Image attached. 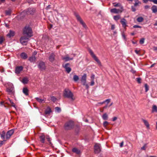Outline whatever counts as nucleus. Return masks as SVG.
I'll use <instances>...</instances> for the list:
<instances>
[{"instance_id": "f257e3e1", "label": "nucleus", "mask_w": 157, "mask_h": 157, "mask_svg": "<svg viewBox=\"0 0 157 157\" xmlns=\"http://www.w3.org/2000/svg\"><path fill=\"white\" fill-rule=\"evenodd\" d=\"M63 95L65 98H67L73 101L75 99V98L73 93L68 88H65L63 92Z\"/></svg>"}, {"instance_id": "f03ea898", "label": "nucleus", "mask_w": 157, "mask_h": 157, "mask_svg": "<svg viewBox=\"0 0 157 157\" xmlns=\"http://www.w3.org/2000/svg\"><path fill=\"white\" fill-rule=\"evenodd\" d=\"M23 34L29 37H31L33 36L31 28L29 26H26L24 29Z\"/></svg>"}, {"instance_id": "7ed1b4c3", "label": "nucleus", "mask_w": 157, "mask_h": 157, "mask_svg": "<svg viewBox=\"0 0 157 157\" xmlns=\"http://www.w3.org/2000/svg\"><path fill=\"white\" fill-rule=\"evenodd\" d=\"M74 126V123L72 121H69L67 122L64 125V128L66 130H70L73 128Z\"/></svg>"}, {"instance_id": "20e7f679", "label": "nucleus", "mask_w": 157, "mask_h": 157, "mask_svg": "<svg viewBox=\"0 0 157 157\" xmlns=\"http://www.w3.org/2000/svg\"><path fill=\"white\" fill-rule=\"evenodd\" d=\"M6 91L11 96L14 95L15 92L14 88L12 83H10L9 84L8 86L7 87Z\"/></svg>"}, {"instance_id": "39448f33", "label": "nucleus", "mask_w": 157, "mask_h": 157, "mask_svg": "<svg viewBox=\"0 0 157 157\" xmlns=\"http://www.w3.org/2000/svg\"><path fill=\"white\" fill-rule=\"evenodd\" d=\"M74 15L75 16L77 21L79 22L82 25L84 28L86 29V25L82 19L78 14L76 12H75L74 13Z\"/></svg>"}, {"instance_id": "423d86ee", "label": "nucleus", "mask_w": 157, "mask_h": 157, "mask_svg": "<svg viewBox=\"0 0 157 157\" xmlns=\"http://www.w3.org/2000/svg\"><path fill=\"white\" fill-rule=\"evenodd\" d=\"M89 53H90L91 56L93 57L94 60L97 62L98 65L100 66H101V63L100 61L98 58L94 54L93 51L91 49H89Z\"/></svg>"}, {"instance_id": "0eeeda50", "label": "nucleus", "mask_w": 157, "mask_h": 157, "mask_svg": "<svg viewBox=\"0 0 157 157\" xmlns=\"http://www.w3.org/2000/svg\"><path fill=\"white\" fill-rule=\"evenodd\" d=\"M135 3L134 4V6H131V10L132 11L135 12L136 10V9L135 8L136 7L139 6L141 4V3L138 0H136L135 1Z\"/></svg>"}, {"instance_id": "6e6552de", "label": "nucleus", "mask_w": 157, "mask_h": 157, "mask_svg": "<svg viewBox=\"0 0 157 157\" xmlns=\"http://www.w3.org/2000/svg\"><path fill=\"white\" fill-rule=\"evenodd\" d=\"M101 151L100 144H96L94 146V151L95 154L99 153Z\"/></svg>"}, {"instance_id": "1a4fd4ad", "label": "nucleus", "mask_w": 157, "mask_h": 157, "mask_svg": "<svg viewBox=\"0 0 157 157\" xmlns=\"http://www.w3.org/2000/svg\"><path fill=\"white\" fill-rule=\"evenodd\" d=\"M39 68L41 71L44 70L46 68V67L43 61H40L38 65Z\"/></svg>"}, {"instance_id": "9d476101", "label": "nucleus", "mask_w": 157, "mask_h": 157, "mask_svg": "<svg viewBox=\"0 0 157 157\" xmlns=\"http://www.w3.org/2000/svg\"><path fill=\"white\" fill-rule=\"evenodd\" d=\"M70 66V64L69 63H67L64 66L63 65V67L65 68L66 71L68 73H69L71 71V69Z\"/></svg>"}, {"instance_id": "9b49d317", "label": "nucleus", "mask_w": 157, "mask_h": 157, "mask_svg": "<svg viewBox=\"0 0 157 157\" xmlns=\"http://www.w3.org/2000/svg\"><path fill=\"white\" fill-rule=\"evenodd\" d=\"M123 11V10L117 9L116 8H113L111 9L110 12L111 13H121Z\"/></svg>"}, {"instance_id": "f8f14e48", "label": "nucleus", "mask_w": 157, "mask_h": 157, "mask_svg": "<svg viewBox=\"0 0 157 157\" xmlns=\"http://www.w3.org/2000/svg\"><path fill=\"white\" fill-rule=\"evenodd\" d=\"M55 54L54 53H51L49 56V60L51 62H53L55 60Z\"/></svg>"}, {"instance_id": "ddd939ff", "label": "nucleus", "mask_w": 157, "mask_h": 157, "mask_svg": "<svg viewBox=\"0 0 157 157\" xmlns=\"http://www.w3.org/2000/svg\"><path fill=\"white\" fill-rule=\"evenodd\" d=\"M86 75L84 74L83 75L81 78V81L83 85H84L86 83Z\"/></svg>"}, {"instance_id": "4468645a", "label": "nucleus", "mask_w": 157, "mask_h": 157, "mask_svg": "<svg viewBox=\"0 0 157 157\" xmlns=\"http://www.w3.org/2000/svg\"><path fill=\"white\" fill-rule=\"evenodd\" d=\"M25 11L28 14H33L34 13V10L33 9L29 8L26 10Z\"/></svg>"}, {"instance_id": "2eb2a0df", "label": "nucleus", "mask_w": 157, "mask_h": 157, "mask_svg": "<svg viewBox=\"0 0 157 157\" xmlns=\"http://www.w3.org/2000/svg\"><path fill=\"white\" fill-rule=\"evenodd\" d=\"M120 22L122 25V27L125 28L127 26V21L124 18H122L120 21Z\"/></svg>"}, {"instance_id": "dca6fc26", "label": "nucleus", "mask_w": 157, "mask_h": 157, "mask_svg": "<svg viewBox=\"0 0 157 157\" xmlns=\"http://www.w3.org/2000/svg\"><path fill=\"white\" fill-rule=\"evenodd\" d=\"M13 132L14 130L13 129H11L8 131L6 134V138L7 139L9 138L13 134Z\"/></svg>"}, {"instance_id": "f3484780", "label": "nucleus", "mask_w": 157, "mask_h": 157, "mask_svg": "<svg viewBox=\"0 0 157 157\" xmlns=\"http://www.w3.org/2000/svg\"><path fill=\"white\" fill-rule=\"evenodd\" d=\"M23 69V67L22 66L17 67L16 68L15 73L16 74H19Z\"/></svg>"}, {"instance_id": "a211bd4d", "label": "nucleus", "mask_w": 157, "mask_h": 157, "mask_svg": "<svg viewBox=\"0 0 157 157\" xmlns=\"http://www.w3.org/2000/svg\"><path fill=\"white\" fill-rule=\"evenodd\" d=\"M36 58L34 55H32V56L29 57V60L32 63H34L35 62Z\"/></svg>"}, {"instance_id": "6ab92c4d", "label": "nucleus", "mask_w": 157, "mask_h": 157, "mask_svg": "<svg viewBox=\"0 0 157 157\" xmlns=\"http://www.w3.org/2000/svg\"><path fill=\"white\" fill-rule=\"evenodd\" d=\"M40 141L42 143H44L45 142V136L43 135L42 134L41 136H40Z\"/></svg>"}, {"instance_id": "aec40b11", "label": "nucleus", "mask_w": 157, "mask_h": 157, "mask_svg": "<svg viewBox=\"0 0 157 157\" xmlns=\"http://www.w3.org/2000/svg\"><path fill=\"white\" fill-rule=\"evenodd\" d=\"M151 10L153 13H155L157 12V6L155 5L151 7Z\"/></svg>"}, {"instance_id": "412c9836", "label": "nucleus", "mask_w": 157, "mask_h": 157, "mask_svg": "<svg viewBox=\"0 0 157 157\" xmlns=\"http://www.w3.org/2000/svg\"><path fill=\"white\" fill-rule=\"evenodd\" d=\"M113 5L114 7H119L121 9L123 10V7L120 3H113Z\"/></svg>"}, {"instance_id": "4be33fe9", "label": "nucleus", "mask_w": 157, "mask_h": 157, "mask_svg": "<svg viewBox=\"0 0 157 157\" xmlns=\"http://www.w3.org/2000/svg\"><path fill=\"white\" fill-rule=\"evenodd\" d=\"M21 57L23 59H25L27 58V54L25 52H22L20 55Z\"/></svg>"}, {"instance_id": "5701e85b", "label": "nucleus", "mask_w": 157, "mask_h": 157, "mask_svg": "<svg viewBox=\"0 0 157 157\" xmlns=\"http://www.w3.org/2000/svg\"><path fill=\"white\" fill-rule=\"evenodd\" d=\"M72 151L73 152L77 154H79L80 153V151L79 149L75 147L72 149Z\"/></svg>"}, {"instance_id": "b1692460", "label": "nucleus", "mask_w": 157, "mask_h": 157, "mask_svg": "<svg viewBox=\"0 0 157 157\" xmlns=\"http://www.w3.org/2000/svg\"><path fill=\"white\" fill-rule=\"evenodd\" d=\"M35 99H36V101H37L38 102H39L40 103L45 102V100H44V99H42L37 97Z\"/></svg>"}, {"instance_id": "393cba45", "label": "nucleus", "mask_w": 157, "mask_h": 157, "mask_svg": "<svg viewBox=\"0 0 157 157\" xmlns=\"http://www.w3.org/2000/svg\"><path fill=\"white\" fill-rule=\"evenodd\" d=\"M51 112V110L49 107H47L45 111V113L46 114H49Z\"/></svg>"}, {"instance_id": "a878e982", "label": "nucleus", "mask_w": 157, "mask_h": 157, "mask_svg": "<svg viewBox=\"0 0 157 157\" xmlns=\"http://www.w3.org/2000/svg\"><path fill=\"white\" fill-rule=\"evenodd\" d=\"M23 92L24 94L27 96L28 95V90L26 88H24L23 90Z\"/></svg>"}, {"instance_id": "bb28decb", "label": "nucleus", "mask_w": 157, "mask_h": 157, "mask_svg": "<svg viewBox=\"0 0 157 157\" xmlns=\"http://www.w3.org/2000/svg\"><path fill=\"white\" fill-rule=\"evenodd\" d=\"M102 117L103 120H107L108 119V116L106 113H105L102 115Z\"/></svg>"}, {"instance_id": "cd10ccee", "label": "nucleus", "mask_w": 157, "mask_h": 157, "mask_svg": "<svg viewBox=\"0 0 157 157\" xmlns=\"http://www.w3.org/2000/svg\"><path fill=\"white\" fill-rule=\"evenodd\" d=\"M142 120L143 122L144 123L145 125L148 128H149V124L148 121L147 120H144V119H142Z\"/></svg>"}, {"instance_id": "c85d7f7f", "label": "nucleus", "mask_w": 157, "mask_h": 157, "mask_svg": "<svg viewBox=\"0 0 157 157\" xmlns=\"http://www.w3.org/2000/svg\"><path fill=\"white\" fill-rule=\"evenodd\" d=\"M73 58L72 57L71 58H70L68 56H67L66 57H64L63 58V60H65V61H68L70 60H72L73 59Z\"/></svg>"}, {"instance_id": "c756f323", "label": "nucleus", "mask_w": 157, "mask_h": 157, "mask_svg": "<svg viewBox=\"0 0 157 157\" xmlns=\"http://www.w3.org/2000/svg\"><path fill=\"white\" fill-rule=\"evenodd\" d=\"M14 35V32L10 30L9 33L7 34V36H9L10 37L11 36H13Z\"/></svg>"}, {"instance_id": "7c9ffc66", "label": "nucleus", "mask_w": 157, "mask_h": 157, "mask_svg": "<svg viewBox=\"0 0 157 157\" xmlns=\"http://www.w3.org/2000/svg\"><path fill=\"white\" fill-rule=\"evenodd\" d=\"M152 112H157V107L155 105H153L152 108Z\"/></svg>"}, {"instance_id": "2f4dec72", "label": "nucleus", "mask_w": 157, "mask_h": 157, "mask_svg": "<svg viewBox=\"0 0 157 157\" xmlns=\"http://www.w3.org/2000/svg\"><path fill=\"white\" fill-rule=\"evenodd\" d=\"M28 81V78H27L25 77L22 79V82L24 84H27Z\"/></svg>"}, {"instance_id": "473e14b6", "label": "nucleus", "mask_w": 157, "mask_h": 157, "mask_svg": "<svg viewBox=\"0 0 157 157\" xmlns=\"http://www.w3.org/2000/svg\"><path fill=\"white\" fill-rule=\"evenodd\" d=\"M113 18L115 21H117L121 18V16L119 15H116L114 16Z\"/></svg>"}, {"instance_id": "72a5a7b5", "label": "nucleus", "mask_w": 157, "mask_h": 157, "mask_svg": "<svg viewBox=\"0 0 157 157\" xmlns=\"http://www.w3.org/2000/svg\"><path fill=\"white\" fill-rule=\"evenodd\" d=\"M46 138L48 140V141L50 145L51 146H52V144L51 142V138L49 137V136H46Z\"/></svg>"}, {"instance_id": "f704fd0d", "label": "nucleus", "mask_w": 157, "mask_h": 157, "mask_svg": "<svg viewBox=\"0 0 157 157\" xmlns=\"http://www.w3.org/2000/svg\"><path fill=\"white\" fill-rule=\"evenodd\" d=\"M144 20V18L142 17H139L137 19V21L138 22H142Z\"/></svg>"}, {"instance_id": "c9c22d12", "label": "nucleus", "mask_w": 157, "mask_h": 157, "mask_svg": "<svg viewBox=\"0 0 157 157\" xmlns=\"http://www.w3.org/2000/svg\"><path fill=\"white\" fill-rule=\"evenodd\" d=\"M145 88V92H147L149 90V86L147 84H145L144 85Z\"/></svg>"}, {"instance_id": "e433bc0d", "label": "nucleus", "mask_w": 157, "mask_h": 157, "mask_svg": "<svg viewBox=\"0 0 157 157\" xmlns=\"http://www.w3.org/2000/svg\"><path fill=\"white\" fill-rule=\"evenodd\" d=\"M79 79V78L78 76L75 75H74L73 76V80H74L75 81H78Z\"/></svg>"}, {"instance_id": "4c0bfd02", "label": "nucleus", "mask_w": 157, "mask_h": 157, "mask_svg": "<svg viewBox=\"0 0 157 157\" xmlns=\"http://www.w3.org/2000/svg\"><path fill=\"white\" fill-rule=\"evenodd\" d=\"M5 135V132L4 131H3L2 132V133L1 134V137L2 139H4Z\"/></svg>"}, {"instance_id": "58836bf2", "label": "nucleus", "mask_w": 157, "mask_h": 157, "mask_svg": "<svg viewBox=\"0 0 157 157\" xmlns=\"http://www.w3.org/2000/svg\"><path fill=\"white\" fill-rule=\"evenodd\" d=\"M20 41L21 43L23 45H26L27 42V41L26 40H20Z\"/></svg>"}, {"instance_id": "ea45409f", "label": "nucleus", "mask_w": 157, "mask_h": 157, "mask_svg": "<svg viewBox=\"0 0 157 157\" xmlns=\"http://www.w3.org/2000/svg\"><path fill=\"white\" fill-rule=\"evenodd\" d=\"M28 37H29L28 36H22L20 40H27L28 39Z\"/></svg>"}, {"instance_id": "a19ab883", "label": "nucleus", "mask_w": 157, "mask_h": 157, "mask_svg": "<svg viewBox=\"0 0 157 157\" xmlns=\"http://www.w3.org/2000/svg\"><path fill=\"white\" fill-rule=\"evenodd\" d=\"M11 10H6L5 11L6 14V15H10L11 13Z\"/></svg>"}, {"instance_id": "79ce46f5", "label": "nucleus", "mask_w": 157, "mask_h": 157, "mask_svg": "<svg viewBox=\"0 0 157 157\" xmlns=\"http://www.w3.org/2000/svg\"><path fill=\"white\" fill-rule=\"evenodd\" d=\"M51 100L53 102H55L56 100V98L54 96H52L51 97Z\"/></svg>"}, {"instance_id": "37998d69", "label": "nucleus", "mask_w": 157, "mask_h": 157, "mask_svg": "<svg viewBox=\"0 0 157 157\" xmlns=\"http://www.w3.org/2000/svg\"><path fill=\"white\" fill-rule=\"evenodd\" d=\"M55 110L58 112H60L61 111V109L60 108L58 107H56L55 108Z\"/></svg>"}, {"instance_id": "c03bdc74", "label": "nucleus", "mask_w": 157, "mask_h": 157, "mask_svg": "<svg viewBox=\"0 0 157 157\" xmlns=\"http://www.w3.org/2000/svg\"><path fill=\"white\" fill-rule=\"evenodd\" d=\"M108 124H109V123L107 121H104L103 123V126L105 127H106Z\"/></svg>"}, {"instance_id": "a18cd8bd", "label": "nucleus", "mask_w": 157, "mask_h": 157, "mask_svg": "<svg viewBox=\"0 0 157 157\" xmlns=\"http://www.w3.org/2000/svg\"><path fill=\"white\" fill-rule=\"evenodd\" d=\"M144 38L141 39L140 41V43L141 44H143L144 42Z\"/></svg>"}, {"instance_id": "49530a36", "label": "nucleus", "mask_w": 157, "mask_h": 157, "mask_svg": "<svg viewBox=\"0 0 157 157\" xmlns=\"http://www.w3.org/2000/svg\"><path fill=\"white\" fill-rule=\"evenodd\" d=\"M136 81L139 83H141V79L140 78H136Z\"/></svg>"}, {"instance_id": "de8ad7c7", "label": "nucleus", "mask_w": 157, "mask_h": 157, "mask_svg": "<svg viewBox=\"0 0 157 157\" xmlns=\"http://www.w3.org/2000/svg\"><path fill=\"white\" fill-rule=\"evenodd\" d=\"M152 0H142L143 2L144 3H147L148 1L152 2Z\"/></svg>"}, {"instance_id": "09e8293b", "label": "nucleus", "mask_w": 157, "mask_h": 157, "mask_svg": "<svg viewBox=\"0 0 157 157\" xmlns=\"http://www.w3.org/2000/svg\"><path fill=\"white\" fill-rule=\"evenodd\" d=\"M4 40L3 38L2 37H0V44H1L3 42Z\"/></svg>"}, {"instance_id": "8fccbe9b", "label": "nucleus", "mask_w": 157, "mask_h": 157, "mask_svg": "<svg viewBox=\"0 0 157 157\" xmlns=\"http://www.w3.org/2000/svg\"><path fill=\"white\" fill-rule=\"evenodd\" d=\"M95 77V75L93 74H92L91 76V80H94V78Z\"/></svg>"}, {"instance_id": "3c124183", "label": "nucleus", "mask_w": 157, "mask_h": 157, "mask_svg": "<svg viewBox=\"0 0 157 157\" xmlns=\"http://www.w3.org/2000/svg\"><path fill=\"white\" fill-rule=\"evenodd\" d=\"M133 28H141V27L139 25H134L133 26Z\"/></svg>"}, {"instance_id": "603ef678", "label": "nucleus", "mask_w": 157, "mask_h": 157, "mask_svg": "<svg viewBox=\"0 0 157 157\" xmlns=\"http://www.w3.org/2000/svg\"><path fill=\"white\" fill-rule=\"evenodd\" d=\"M146 144H144V145L141 147V149L142 150H145L146 149Z\"/></svg>"}, {"instance_id": "864d4df0", "label": "nucleus", "mask_w": 157, "mask_h": 157, "mask_svg": "<svg viewBox=\"0 0 157 157\" xmlns=\"http://www.w3.org/2000/svg\"><path fill=\"white\" fill-rule=\"evenodd\" d=\"M144 8L145 9H147L150 8V6L148 5H146L144 6Z\"/></svg>"}, {"instance_id": "5fc2aeb1", "label": "nucleus", "mask_w": 157, "mask_h": 157, "mask_svg": "<svg viewBox=\"0 0 157 157\" xmlns=\"http://www.w3.org/2000/svg\"><path fill=\"white\" fill-rule=\"evenodd\" d=\"M110 101V99H107L104 101V102H107V104L109 103Z\"/></svg>"}, {"instance_id": "6e6d98bb", "label": "nucleus", "mask_w": 157, "mask_h": 157, "mask_svg": "<svg viewBox=\"0 0 157 157\" xmlns=\"http://www.w3.org/2000/svg\"><path fill=\"white\" fill-rule=\"evenodd\" d=\"M94 84V80H91V81L90 83V85L91 86H93Z\"/></svg>"}, {"instance_id": "4d7b16f0", "label": "nucleus", "mask_w": 157, "mask_h": 157, "mask_svg": "<svg viewBox=\"0 0 157 157\" xmlns=\"http://www.w3.org/2000/svg\"><path fill=\"white\" fill-rule=\"evenodd\" d=\"M115 25H112L111 27V29L112 30H113L115 29Z\"/></svg>"}, {"instance_id": "13d9d810", "label": "nucleus", "mask_w": 157, "mask_h": 157, "mask_svg": "<svg viewBox=\"0 0 157 157\" xmlns=\"http://www.w3.org/2000/svg\"><path fill=\"white\" fill-rule=\"evenodd\" d=\"M84 86H85L86 87V88L87 89H88L89 88V86L87 84H86V83H85V84L84 85H83Z\"/></svg>"}, {"instance_id": "bf43d9fd", "label": "nucleus", "mask_w": 157, "mask_h": 157, "mask_svg": "<svg viewBox=\"0 0 157 157\" xmlns=\"http://www.w3.org/2000/svg\"><path fill=\"white\" fill-rule=\"evenodd\" d=\"M4 141H5V140L3 141H0V147H1L2 146V145L4 143Z\"/></svg>"}, {"instance_id": "052dcab7", "label": "nucleus", "mask_w": 157, "mask_h": 157, "mask_svg": "<svg viewBox=\"0 0 157 157\" xmlns=\"http://www.w3.org/2000/svg\"><path fill=\"white\" fill-rule=\"evenodd\" d=\"M117 119V117H114L112 119V121H114L116 120Z\"/></svg>"}, {"instance_id": "680f3d73", "label": "nucleus", "mask_w": 157, "mask_h": 157, "mask_svg": "<svg viewBox=\"0 0 157 157\" xmlns=\"http://www.w3.org/2000/svg\"><path fill=\"white\" fill-rule=\"evenodd\" d=\"M124 144V142L122 141L120 144V146L121 147H123Z\"/></svg>"}, {"instance_id": "e2e57ef3", "label": "nucleus", "mask_w": 157, "mask_h": 157, "mask_svg": "<svg viewBox=\"0 0 157 157\" xmlns=\"http://www.w3.org/2000/svg\"><path fill=\"white\" fill-rule=\"evenodd\" d=\"M152 2H153L154 4H157V0H152Z\"/></svg>"}, {"instance_id": "0e129e2a", "label": "nucleus", "mask_w": 157, "mask_h": 157, "mask_svg": "<svg viewBox=\"0 0 157 157\" xmlns=\"http://www.w3.org/2000/svg\"><path fill=\"white\" fill-rule=\"evenodd\" d=\"M135 52L137 54L139 55V52H140V51H138L136 50H135Z\"/></svg>"}, {"instance_id": "69168bd1", "label": "nucleus", "mask_w": 157, "mask_h": 157, "mask_svg": "<svg viewBox=\"0 0 157 157\" xmlns=\"http://www.w3.org/2000/svg\"><path fill=\"white\" fill-rule=\"evenodd\" d=\"M12 104V106L14 107H15V104L13 102H12V103H11Z\"/></svg>"}, {"instance_id": "338daca9", "label": "nucleus", "mask_w": 157, "mask_h": 157, "mask_svg": "<svg viewBox=\"0 0 157 157\" xmlns=\"http://www.w3.org/2000/svg\"><path fill=\"white\" fill-rule=\"evenodd\" d=\"M154 51H157V47H154L153 48Z\"/></svg>"}, {"instance_id": "774afa93", "label": "nucleus", "mask_w": 157, "mask_h": 157, "mask_svg": "<svg viewBox=\"0 0 157 157\" xmlns=\"http://www.w3.org/2000/svg\"><path fill=\"white\" fill-rule=\"evenodd\" d=\"M122 36L123 37V38L124 39H125V38H126L125 36V35H124V33H123L122 34Z\"/></svg>"}]
</instances>
